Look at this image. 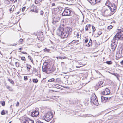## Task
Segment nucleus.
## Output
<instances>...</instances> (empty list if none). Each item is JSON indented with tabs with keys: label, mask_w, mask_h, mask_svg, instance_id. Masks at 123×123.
Wrapping results in <instances>:
<instances>
[{
	"label": "nucleus",
	"mask_w": 123,
	"mask_h": 123,
	"mask_svg": "<svg viewBox=\"0 0 123 123\" xmlns=\"http://www.w3.org/2000/svg\"><path fill=\"white\" fill-rule=\"evenodd\" d=\"M123 38V31H121L117 33L114 36L111 41V49L113 51H114L118 43V41L122 40Z\"/></svg>",
	"instance_id": "nucleus-1"
},
{
	"label": "nucleus",
	"mask_w": 123,
	"mask_h": 123,
	"mask_svg": "<svg viewBox=\"0 0 123 123\" xmlns=\"http://www.w3.org/2000/svg\"><path fill=\"white\" fill-rule=\"evenodd\" d=\"M123 38V31H121L117 33L114 36L111 41V49L113 51H114L118 43V41L122 40Z\"/></svg>",
	"instance_id": "nucleus-2"
},
{
	"label": "nucleus",
	"mask_w": 123,
	"mask_h": 123,
	"mask_svg": "<svg viewBox=\"0 0 123 123\" xmlns=\"http://www.w3.org/2000/svg\"><path fill=\"white\" fill-rule=\"evenodd\" d=\"M108 9H106L104 10L103 12V15L107 17L110 16L113 14L115 12L116 9V6L115 5H113L112 4L110 6H108Z\"/></svg>",
	"instance_id": "nucleus-3"
},
{
	"label": "nucleus",
	"mask_w": 123,
	"mask_h": 123,
	"mask_svg": "<svg viewBox=\"0 0 123 123\" xmlns=\"http://www.w3.org/2000/svg\"><path fill=\"white\" fill-rule=\"evenodd\" d=\"M55 68L53 66L49 67L47 64L46 65L44 64L42 66V71L43 72L48 74L54 71L55 70Z\"/></svg>",
	"instance_id": "nucleus-4"
},
{
	"label": "nucleus",
	"mask_w": 123,
	"mask_h": 123,
	"mask_svg": "<svg viewBox=\"0 0 123 123\" xmlns=\"http://www.w3.org/2000/svg\"><path fill=\"white\" fill-rule=\"evenodd\" d=\"M53 117V115L50 111H49L46 113L44 116L43 118L44 120L47 122L50 121Z\"/></svg>",
	"instance_id": "nucleus-5"
},
{
	"label": "nucleus",
	"mask_w": 123,
	"mask_h": 123,
	"mask_svg": "<svg viewBox=\"0 0 123 123\" xmlns=\"http://www.w3.org/2000/svg\"><path fill=\"white\" fill-rule=\"evenodd\" d=\"M116 56L118 58L123 57V49L122 48L120 47L118 48Z\"/></svg>",
	"instance_id": "nucleus-6"
},
{
	"label": "nucleus",
	"mask_w": 123,
	"mask_h": 123,
	"mask_svg": "<svg viewBox=\"0 0 123 123\" xmlns=\"http://www.w3.org/2000/svg\"><path fill=\"white\" fill-rule=\"evenodd\" d=\"M71 11L68 9H65L64 10V11L62 13V16H68L71 15Z\"/></svg>",
	"instance_id": "nucleus-7"
},
{
	"label": "nucleus",
	"mask_w": 123,
	"mask_h": 123,
	"mask_svg": "<svg viewBox=\"0 0 123 123\" xmlns=\"http://www.w3.org/2000/svg\"><path fill=\"white\" fill-rule=\"evenodd\" d=\"M39 112L37 110H35L34 111L31 112V115L33 117H36L38 115Z\"/></svg>",
	"instance_id": "nucleus-8"
},
{
	"label": "nucleus",
	"mask_w": 123,
	"mask_h": 123,
	"mask_svg": "<svg viewBox=\"0 0 123 123\" xmlns=\"http://www.w3.org/2000/svg\"><path fill=\"white\" fill-rule=\"evenodd\" d=\"M61 24L58 28L57 31V34L60 37L62 38V27L61 26Z\"/></svg>",
	"instance_id": "nucleus-9"
},
{
	"label": "nucleus",
	"mask_w": 123,
	"mask_h": 123,
	"mask_svg": "<svg viewBox=\"0 0 123 123\" xmlns=\"http://www.w3.org/2000/svg\"><path fill=\"white\" fill-rule=\"evenodd\" d=\"M110 93V92L109 89L108 88H106L105 90L103 92L102 94L103 95H107L109 94Z\"/></svg>",
	"instance_id": "nucleus-10"
},
{
	"label": "nucleus",
	"mask_w": 123,
	"mask_h": 123,
	"mask_svg": "<svg viewBox=\"0 0 123 123\" xmlns=\"http://www.w3.org/2000/svg\"><path fill=\"white\" fill-rule=\"evenodd\" d=\"M94 77L95 79H96L100 77V76L101 75V74L99 72H96L94 74Z\"/></svg>",
	"instance_id": "nucleus-11"
},
{
	"label": "nucleus",
	"mask_w": 123,
	"mask_h": 123,
	"mask_svg": "<svg viewBox=\"0 0 123 123\" xmlns=\"http://www.w3.org/2000/svg\"><path fill=\"white\" fill-rule=\"evenodd\" d=\"M68 36V34L66 31L62 32V38H66Z\"/></svg>",
	"instance_id": "nucleus-12"
},
{
	"label": "nucleus",
	"mask_w": 123,
	"mask_h": 123,
	"mask_svg": "<svg viewBox=\"0 0 123 123\" xmlns=\"http://www.w3.org/2000/svg\"><path fill=\"white\" fill-rule=\"evenodd\" d=\"M92 5H94L96 4V0H87Z\"/></svg>",
	"instance_id": "nucleus-13"
},
{
	"label": "nucleus",
	"mask_w": 123,
	"mask_h": 123,
	"mask_svg": "<svg viewBox=\"0 0 123 123\" xmlns=\"http://www.w3.org/2000/svg\"><path fill=\"white\" fill-rule=\"evenodd\" d=\"M96 98L95 96H92L90 98V102L91 103H94V100Z\"/></svg>",
	"instance_id": "nucleus-14"
},
{
	"label": "nucleus",
	"mask_w": 123,
	"mask_h": 123,
	"mask_svg": "<svg viewBox=\"0 0 123 123\" xmlns=\"http://www.w3.org/2000/svg\"><path fill=\"white\" fill-rule=\"evenodd\" d=\"M101 101L102 102H104V101L106 99H108V98H108L106 97H105L103 96H101Z\"/></svg>",
	"instance_id": "nucleus-15"
},
{
	"label": "nucleus",
	"mask_w": 123,
	"mask_h": 123,
	"mask_svg": "<svg viewBox=\"0 0 123 123\" xmlns=\"http://www.w3.org/2000/svg\"><path fill=\"white\" fill-rule=\"evenodd\" d=\"M66 32L68 34H70L71 33L72 29H68L67 30Z\"/></svg>",
	"instance_id": "nucleus-16"
},
{
	"label": "nucleus",
	"mask_w": 123,
	"mask_h": 123,
	"mask_svg": "<svg viewBox=\"0 0 123 123\" xmlns=\"http://www.w3.org/2000/svg\"><path fill=\"white\" fill-rule=\"evenodd\" d=\"M24 120L23 123H28L29 120V118H24Z\"/></svg>",
	"instance_id": "nucleus-17"
},
{
	"label": "nucleus",
	"mask_w": 123,
	"mask_h": 123,
	"mask_svg": "<svg viewBox=\"0 0 123 123\" xmlns=\"http://www.w3.org/2000/svg\"><path fill=\"white\" fill-rule=\"evenodd\" d=\"M101 87V86H99V83H98L96 84V86L95 87V89L96 90H98L99 88Z\"/></svg>",
	"instance_id": "nucleus-18"
},
{
	"label": "nucleus",
	"mask_w": 123,
	"mask_h": 123,
	"mask_svg": "<svg viewBox=\"0 0 123 123\" xmlns=\"http://www.w3.org/2000/svg\"><path fill=\"white\" fill-rule=\"evenodd\" d=\"M92 40L90 39L89 43H88L86 45V46L88 47H89L90 46L92 45Z\"/></svg>",
	"instance_id": "nucleus-19"
},
{
	"label": "nucleus",
	"mask_w": 123,
	"mask_h": 123,
	"mask_svg": "<svg viewBox=\"0 0 123 123\" xmlns=\"http://www.w3.org/2000/svg\"><path fill=\"white\" fill-rule=\"evenodd\" d=\"M7 88L8 89L9 91H13V89L10 86H8L7 85H6Z\"/></svg>",
	"instance_id": "nucleus-20"
},
{
	"label": "nucleus",
	"mask_w": 123,
	"mask_h": 123,
	"mask_svg": "<svg viewBox=\"0 0 123 123\" xmlns=\"http://www.w3.org/2000/svg\"><path fill=\"white\" fill-rule=\"evenodd\" d=\"M8 80L9 82L11 84H14V81L12 80V79L8 78Z\"/></svg>",
	"instance_id": "nucleus-21"
},
{
	"label": "nucleus",
	"mask_w": 123,
	"mask_h": 123,
	"mask_svg": "<svg viewBox=\"0 0 123 123\" xmlns=\"http://www.w3.org/2000/svg\"><path fill=\"white\" fill-rule=\"evenodd\" d=\"M43 0H35V2L36 4H37Z\"/></svg>",
	"instance_id": "nucleus-22"
},
{
	"label": "nucleus",
	"mask_w": 123,
	"mask_h": 123,
	"mask_svg": "<svg viewBox=\"0 0 123 123\" xmlns=\"http://www.w3.org/2000/svg\"><path fill=\"white\" fill-rule=\"evenodd\" d=\"M94 103H93V104L94 105H98V103L97 99L96 98H95V100H94Z\"/></svg>",
	"instance_id": "nucleus-23"
},
{
	"label": "nucleus",
	"mask_w": 123,
	"mask_h": 123,
	"mask_svg": "<svg viewBox=\"0 0 123 123\" xmlns=\"http://www.w3.org/2000/svg\"><path fill=\"white\" fill-rule=\"evenodd\" d=\"M32 81L33 82L37 83L38 82V79H33L32 80Z\"/></svg>",
	"instance_id": "nucleus-24"
},
{
	"label": "nucleus",
	"mask_w": 123,
	"mask_h": 123,
	"mask_svg": "<svg viewBox=\"0 0 123 123\" xmlns=\"http://www.w3.org/2000/svg\"><path fill=\"white\" fill-rule=\"evenodd\" d=\"M59 54V53L58 52V53L57 54V57H56V58H57L58 60V59H60V60L62 59V57L59 56L58 55Z\"/></svg>",
	"instance_id": "nucleus-25"
},
{
	"label": "nucleus",
	"mask_w": 123,
	"mask_h": 123,
	"mask_svg": "<svg viewBox=\"0 0 123 123\" xmlns=\"http://www.w3.org/2000/svg\"><path fill=\"white\" fill-rule=\"evenodd\" d=\"M122 29V28L121 27H118L117 29V30H119V31H118V32L117 33H118V32H120V31H122V30H121V29Z\"/></svg>",
	"instance_id": "nucleus-26"
},
{
	"label": "nucleus",
	"mask_w": 123,
	"mask_h": 123,
	"mask_svg": "<svg viewBox=\"0 0 123 123\" xmlns=\"http://www.w3.org/2000/svg\"><path fill=\"white\" fill-rule=\"evenodd\" d=\"M56 10L59 13H60L62 11V9L61 7H59L57 8Z\"/></svg>",
	"instance_id": "nucleus-27"
},
{
	"label": "nucleus",
	"mask_w": 123,
	"mask_h": 123,
	"mask_svg": "<svg viewBox=\"0 0 123 123\" xmlns=\"http://www.w3.org/2000/svg\"><path fill=\"white\" fill-rule=\"evenodd\" d=\"M27 65V68L28 70L29 71L30 70V69L31 68V66L30 65Z\"/></svg>",
	"instance_id": "nucleus-28"
},
{
	"label": "nucleus",
	"mask_w": 123,
	"mask_h": 123,
	"mask_svg": "<svg viewBox=\"0 0 123 123\" xmlns=\"http://www.w3.org/2000/svg\"><path fill=\"white\" fill-rule=\"evenodd\" d=\"M4 2L5 4H9L10 3V1L8 0H5Z\"/></svg>",
	"instance_id": "nucleus-29"
},
{
	"label": "nucleus",
	"mask_w": 123,
	"mask_h": 123,
	"mask_svg": "<svg viewBox=\"0 0 123 123\" xmlns=\"http://www.w3.org/2000/svg\"><path fill=\"white\" fill-rule=\"evenodd\" d=\"M106 63L109 65L111 64H112V62L111 61H107L106 62Z\"/></svg>",
	"instance_id": "nucleus-30"
},
{
	"label": "nucleus",
	"mask_w": 123,
	"mask_h": 123,
	"mask_svg": "<svg viewBox=\"0 0 123 123\" xmlns=\"http://www.w3.org/2000/svg\"><path fill=\"white\" fill-rule=\"evenodd\" d=\"M103 81H99L98 83H99V86H101V85L103 84Z\"/></svg>",
	"instance_id": "nucleus-31"
},
{
	"label": "nucleus",
	"mask_w": 123,
	"mask_h": 123,
	"mask_svg": "<svg viewBox=\"0 0 123 123\" xmlns=\"http://www.w3.org/2000/svg\"><path fill=\"white\" fill-rule=\"evenodd\" d=\"M28 57L29 59H30V60L31 62H32V64H33V61L32 59V58L31 56H28Z\"/></svg>",
	"instance_id": "nucleus-32"
},
{
	"label": "nucleus",
	"mask_w": 123,
	"mask_h": 123,
	"mask_svg": "<svg viewBox=\"0 0 123 123\" xmlns=\"http://www.w3.org/2000/svg\"><path fill=\"white\" fill-rule=\"evenodd\" d=\"M54 80L55 79L54 78H52L49 80L48 81L49 82L54 81Z\"/></svg>",
	"instance_id": "nucleus-33"
},
{
	"label": "nucleus",
	"mask_w": 123,
	"mask_h": 123,
	"mask_svg": "<svg viewBox=\"0 0 123 123\" xmlns=\"http://www.w3.org/2000/svg\"><path fill=\"white\" fill-rule=\"evenodd\" d=\"M45 51H47L48 52H49L50 50L49 49H48L46 48H45L44 50Z\"/></svg>",
	"instance_id": "nucleus-34"
},
{
	"label": "nucleus",
	"mask_w": 123,
	"mask_h": 123,
	"mask_svg": "<svg viewBox=\"0 0 123 123\" xmlns=\"http://www.w3.org/2000/svg\"><path fill=\"white\" fill-rule=\"evenodd\" d=\"M28 123H34V122L33 121L29 119V120Z\"/></svg>",
	"instance_id": "nucleus-35"
},
{
	"label": "nucleus",
	"mask_w": 123,
	"mask_h": 123,
	"mask_svg": "<svg viewBox=\"0 0 123 123\" xmlns=\"http://www.w3.org/2000/svg\"><path fill=\"white\" fill-rule=\"evenodd\" d=\"M113 26L111 25H110L107 27V28L108 29H111L112 27Z\"/></svg>",
	"instance_id": "nucleus-36"
},
{
	"label": "nucleus",
	"mask_w": 123,
	"mask_h": 123,
	"mask_svg": "<svg viewBox=\"0 0 123 123\" xmlns=\"http://www.w3.org/2000/svg\"><path fill=\"white\" fill-rule=\"evenodd\" d=\"M1 114L2 115H4L6 114L4 110H2L1 113Z\"/></svg>",
	"instance_id": "nucleus-37"
},
{
	"label": "nucleus",
	"mask_w": 123,
	"mask_h": 123,
	"mask_svg": "<svg viewBox=\"0 0 123 123\" xmlns=\"http://www.w3.org/2000/svg\"><path fill=\"white\" fill-rule=\"evenodd\" d=\"M1 103L2 104V105L3 106H4L5 105V101H3L1 102Z\"/></svg>",
	"instance_id": "nucleus-38"
},
{
	"label": "nucleus",
	"mask_w": 123,
	"mask_h": 123,
	"mask_svg": "<svg viewBox=\"0 0 123 123\" xmlns=\"http://www.w3.org/2000/svg\"><path fill=\"white\" fill-rule=\"evenodd\" d=\"M92 31L93 32H94L96 30L95 28L93 26H92Z\"/></svg>",
	"instance_id": "nucleus-39"
},
{
	"label": "nucleus",
	"mask_w": 123,
	"mask_h": 123,
	"mask_svg": "<svg viewBox=\"0 0 123 123\" xmlns=\"http://www.w3.org/2000/svg\"><path fill=\"white\" fill-rule=\"evenodd\" d=\"M24 80L25 81H26L28 80V78L26 76H24Z\"/></svg>",
	"instance_id": "nucleus-40"
},
{
	"label": "nucleus",
	"mask_w": 123,
	"mask_h": 123,
	"mask_svg": "<svg viewBox=\"0 0 123 123\" xmlns=\"http://www.w3.org/2000/svg\"><path fill=\"white\" fill-rule=\"evenodd\" d=\"M21 59L23 61H25L26 60V59L24 57H21Z\"/></svg>",
	"instance_id": "nucleus-41"
},
{
	"label": "nucleus",
	"mask_w": 123,
	"mask_h": 123,
	"mask_svg": "<svg viewBox=\"0 0 123 123\" xmlns=\"http://www.w3.org/2000/svg\"><path fill=\"white\" fill-rule=\"evenodd\" d=\"M40 14L41 15H42L43 14L44 12L42 10H41L40 12Z\"/></svg>",
	"instance_id": "nucleus-42"
},
{
	"label": "nucleus",
	"mask_w": 123,
	"mask_h": 123,
	"mask_svg": "<svg viewBox=\"0 0 123 123\" xmlns=\"http://www.w3.org/2000/svg\"><path fill=\"white\" fill-rule=\"evenodd\" d=\"M16 66V67H18L19 66L18 64V62H15Z\"/></svg>",
	"instance_id": "nucleus-43"
},
{
	"label": "nucleus",
	"mask_w": 123,
	"mask_h": 123,
	"mask_svg": "<svg viewBox=\"0 0 123 123\" xmlns=\"http://www.w3.org/2000/svg\"><path fill=\"white\" fill-rule=\"evenodd\" d=\"M102 34V32L100 31H99L98 32V34L99 35H100Z\"/></svg>",
	"instance_id": "nucleus-44"
},
{
	"label": "nucleus",
	"mask_w": 123,
	"mask_h": 123,
	"mask_svg": "<svg viewBox=\"0 0 123 123\" xmlns=\"http://www.w3.org/2000/svg\"><path fill=\"white\" fill-rule=\"evenodd\" d=\"M88 41V39L87 38H86L85 41V43H87Z\"/></svg>",
	"instance_id": "nucleus-45"
},
{
	"label": "nucleus",
	"mask_w": 123,
	"mask_h": 123,
	"mask_svg": "<svg viewBox=\"0 0 123 123\" xmlns=\"http://www.w3.org/2000/svg\"><path fill=\"white\" fill-rule=\"evenodd\" d=\"M26 9V7H24L22 8V12H23Z\"/></svg>",
	"instance_id": "nucleus-46"
},
{
	"label": "nucleus",
	"mask_w": 123,
	"mask_h": 123,
	"mask_svg": "<svg viewBox=\"0 0 123 123\" xmlns=\"http://www.w3.org/2000/svg\"><path fill=\"white\" fill-rule=\"evenodd\" d=\"M113 2H114L116 3H117L118 2V0H112Z\"/></svg>",
	"instance_id": "nucleus-47"
},
{
	"label": "nucleus",
	"mask_w": 123,
	"mask_h": 123,
	"mask_svg": "<svg viewBox=\"0 0 123 123\" xmlns=\"http://www.w3.org/2000/svg\"><path fill=\"white\" fill-rule=\"evenodd\" d=\"M23 40L22 39H20L19 41V43H21L23 41Z\"/></svg>",
	"instance_id": "nucleus-48"
},
{
	"label": "nucleus",
	"mask_w": 123,
	"mask_h": 123,
	"mask_svg": "<svg viewBox=\"0 0 123 123\" xmlns=\"http://www.w3.org/2000/svg\"><path fill=\"white\" fill-rule=\"evenodd\" d=\"M101 0H96V3H98L99 2H100L101 1Z\"/></svg>",
	"instance_id": "nucleus-49"
},
{
	"label": "nucleus",
	"mask_w": 123,
	"mask_h": 123,
	"mask_svg": "<svg viewBox=\"0 0 123 123\" xmlns=\"http://www.w3.org/2000/svg\"><path fill=\"white\" fill-rule=\"evenodd\" d=\"M21 52V53H23V54H27V53H26V52H24L22 51V52Z\"/></svg>",
	"instance_id": "nucleus-50"
},
{
	"label": "nucleus",
	"mask_w": 123,
	"mask_h": 123,
	"mask_svg": "<svg viewBox=\"0 0 123 123\" xmlns=\"http://www.w3.org/2000/svg\"><path fill=\"white\" fill-rule=\"evenodd\" d=\"M120 63L121 65H123V60L121 61Z\"/></svg>",
	"instance_id": "nucleus-51"
},
{
	"label": "nucleus",
	"mask_w": 123,
	"mask_h": 123,
	"mask_svg": "<svg viewBox=\"0 0 123 123\" xmlns=\"http://www.w3.org/2000/svg\"><path fill=\"white\" fill-rule=\"evenodd\" d=\"M75 42V41L74 40H73L72 41V42H71V43H74Z\"/></svg>",
	"instance_id": "nucleus-52"
},
{
	"label": "nucleus",
	"mask_w": 123,
	"mask_h": 123,
	"mask_svg": "<svg viewBox=\"0 0 123 123\" xmlns=\"http://www.w3.org/2000/svg\"><path fill=\"white\" fill-rule=\"evenodd\" d=\"M85 30L87 31L88 30V27H87V26H86V27H85Z\"/></svg>",
	"instance_id": "nucleus-53"
},
{
	"label": "nucleus",
	"mask_w": 123,
	"mask_h": 123,
	"mask_svg": "<svg viewBox=\"0 0 123 123\" xmlns=\"http://www.w3.org/2000/svg\"><path fill=\"white\" fill-rule=\"evenodd\" d=\"M16 45H17V44H13L12 45V46H16Z\"/></svg>",
	"instance_id": "nucleus-54"
},
{
	"label": "nucleus",
	"mask_w": 123,
	"mask_h": 123,
	"mask_svg": "<svg viewBox=\"0 0 123 123\" xmlns=\"http://www.w3.org/2000/svg\"><path fill=\"white\" fill-rule=\"evenodd\" d=\"M56 80L57 81H58V82H59V81L60 80V79L59 78H57L56 79Z\"/></svg>",
	"instance_id": "nucleus-55"
},
{
	"label": "nucleus",
	"mask_w": 123,
	"mask_h": 123,
	"mask_svg": "<svg viewBox=\"0 0 123 123\" xmlns=\"http://www.w3.org/2000/svg\"><path fill=\"white\" fill-rule=\"evenodd\" d=\"M19 104V102H17V105H16L17 106H18Z\"/></svg>",
	"instance_id": "nucleus-56"
},
{
	"label": "nucleus",
	"mask_w": 123,
	"mask_h": 123,
	"mask_svg": "<svg viewBox=\"0 0 123 123\" xmlns=\"http://www.w3.org/2000/svg\"><path fill=\"white\" fill-rule=\"evenodd\" d=\"M55 3H52V6H55Z\"/></svg>",
	"instance_id": "nucleus-57"
},
{
	"label": "nucleus",
	"mask_w": 123,
	"mask_h": 123,
	"mask_svg": "<svg viewBox=\"0 0 123 123\" xmlns=\"http://www.w3.org/2000/svg\"><path fill=\"white\" fill-rule=\"evenodd\" d=\"M35 12H36L37 13L38 12V11H37V10H35Z\"/></svg>",
	"instance_id": "nucleus-58"
},
{
	"label": "nucleus",
	"mask_w": 123,
	"mask_h": 123,
	"mask_svg": "<svg viewBox=\"0 0 123 123\" xmlns=\"http://www.w3.org/2000/svg\"><path fill=\"white\" fill-rule=\"evenodd\" d=\"M90 26V25H86V26H87L88 28V27H89Z\"/></svg>",
	"instance_id": "nucleus-59"
},
{
	"label": "nucleus",
	"mask_w": 123,
	"mask_h": 123,
	"mask_svg": "<svg viewBox=\"0 0 123 123\" xmlns=\"http://www.w3.org/2000/svg\"><path fill=\"white\" fill-rule=\"evenodd\" d=\"M9 11L10 12H11L12 11V8H11L9 10Z\"/></svg>",
	"instance_id": "nucleus-60"
},
{
	"label": "nucleus",
	"mask_w": 123,
	"mask_h": 123,
	"mask_svg": "<svg viewBox=\"0 0 123 123\" xmlns=\"http://www.w3.org/2000/svg\"><path fill=\"white\" fill-rule=\"evenodd\" d=\"M19 50H22V48H20L19 49Z\"/></svg>",
	"instance_id": "nucleus-61"
},
{
	"label": "nucleus",
	"mask_w": 123,
	"mask_h": 123,
	"mask_svg": "<svg viewBox=\"0 0 123 123\" xmlns=\"http://www.w3.org/2000/svg\"><path fill=\"white\" fill-rule=\"evenodd\" d=\"M31 10L32 11V12H35V10H34V9H31Z\"/></svg>",
	"instance_id": "nucleus-62"
},
{
	"label": "nucleus",
	"mask_w": 123,
	"mask_h": 123,
	"mask_svg": "<svg viewBox=\"0 0 123 123\" xmlns=\"http://www.w3.org/2000/svg\"><path fill=\"white\" fill-rule=\"evenodd\" d=\"M6 114H8V111L7 110L6 111Z\"/></svg>",
	"instance_id": "nucleus-63"
},
{
	"label": "nucleus",
	"mask_w": 123,
	"mask_h": 123,
	"mask_svg": "<svg viewBox=\"0 0 123 123\" xmlns=\"http://www.w3.org/2000/svg\"><path fill=\"white\" fill-rule=\"evenodd\" d=\"M20 12H18L17 13V15H18V14L19 13H20Z\"/></svg>",
	"instance_id": "nucleus-64"
}]
</instances>
